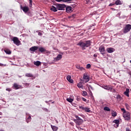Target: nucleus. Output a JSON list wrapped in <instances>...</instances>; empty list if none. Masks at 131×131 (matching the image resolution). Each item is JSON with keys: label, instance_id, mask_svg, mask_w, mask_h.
<instances>
[{"label": "nucleus", "instance_id": "obj_14", "mask_svg": "<svg viewBox=\"0 0 131 131\" xmlns=\"http://www.w3.org/2000/svg\"><path fill=\"white\" fill-rule=\"evenodd\" d=\"M54 5L55 4H54L53 6H51L50 10H51V11H53V12H57L58 11V8H57V7Z\"/></svg>", "mask_w": 131, "mask_h": 131}, {"label": "nucleus", "instance_id": "obj_59", "mask_svg": "<svg viewBox=\"0 0 131 131\" xmlns=\"http://www.w3.org/2000/svg\"><path fill=\"white\" fill-rule=\"evenodd\" d=\"M49 102H52V100H50L49 101Z\"/></svg>", "mask_w": 131, "mask_h": 131}, {"label": "nucleus", "instance_id": "obj_28", "mask_svg": "<svg viewBox=\"0 0 131 131\" xmlns=\"http://www.w3.org/2000/svg\"><path fill=\"white\" fill-rule=\"evenodd\" d=\"M26 121L27 123L31 121V116H30V115H29V117L27 118V119H26Z\"/></svg>", "mask_w": 131, "mask_h": 131}, {"label": "nucleus", "instance_id": "obj_41", "mask_svg": "<svg viewBox=\"0 0 131 131\" xmlns=\"http://www.w3.org/2000/svg\"><path fill=\"white\" fill-rule=\"evenodd\" d=\"M121 111H123V113H126V111H125V109L124 108H121Z\"/></svg>", "mask_w": 131, "mask_h": 131}, {"label": "nucleus", "instance_id": "obj_13", "mask_svg": "<svg viewBox=\"0 0 131 131\" xmlns=\"http://www.w3.org/2000/svg\"><path fill=\"white\" fill-rule=\"evenodd\" d=\"M66 10L67 13H72V11H73L72 7H71L70 6L67 7L66 8Z\"/></svg>", "mask_w": 131, "mask_h": 131}, {"label": "nucleus", "instance_id": "obj_40", "mask_svg": "<svg viewBox=\"0 0 131 131\" xmlns=\"http://www.w3.org/2000/svg\"><path fill=\"white\" fill-rule=\"evenodd\" d=\"M72 0H63V3H67L68 2H72Z\"/></svg>", "mask_w": 131, "mask_h": 131}, {"label": "nucleus", "instance_id": "obj_27", "mask_svg": "<svg viewBox=\"0 0 131 131\" xmlns=\"http://www.w3.org/2000/svg\"><path fill=\"white\" fill-rule=\"evenodd\" d=\"M5 53H6V54H7L8 55H10V54L11 53V51L9 49H6L4 50Z\"/></svg>", "mask_w": 131, "mask_h": 131}, {"label": "nucleus", "instance_id": "obj_4", "mask_svg": "<svg viewBox=\"0 0 131 131\" xmlns=\"http://www.w3.org/2000/svg\"><path fill=\"white\" fill-rule=\"evenodd\" d=\"M131 29V25L127 24L126 25L125 27L123 29V32L124 33H127V32H129Z\"/></svg>", "mask_w": 131, "mask_h": 131}, {"label": "nucleus", "instance_id": "obj_2", "mask_svg": "<svg viewBox=\"0 0 131 131\" xmlns=\"http://www.w3.org/2000/svg\"><path fill=\"white\" fill-rule=\"evenodd\" d=\"M75 117H76V119H74V122H75L77 125H81V124H82V123H83V120H82L79 117L75 115Z\"/></svg>", "mask_w": 131, "mask_h": 131}, {"label": "nucleus", "instance_id": "obj_54", "mask_svg": "<svg viewBox=\"0 0 131 131\" xmlns=\"http://www.w3.org/2000/svg\"><path fill=\"white\" fill-rule=\"evenodd\" d=\"M128 74H129V75H130V76H131V72H128Z\"/></svg>", "mask_w": 131, "mask_h": 131}, {"label": "nucleus", "instance_id": "obj_35", "mask_svg": "<svg viewBox=\"0 0 131 131\" xmlns=\"http://www.w3.org/2000/svg\"><path fill=\"white\" fill-rule=\"evenodd\" d=\"M91 64L89 63V64H86V69H90V68H91Z\"/></svg>", "mask_w": 131, "mask_h": 131}, {"label": "nucleus", "instance_id": "obj_31", "mask_svg": "<svg viewBox=\"0 0 131 131\" xmlns=\"http://www.w3.org/2000/svg\"><path fill=\"white\" fill-rule=\"evenodd\" d=\"M86 85H87V87L88 88L89 91H91L90 89L92 90V91L94 90V89L93 88V87L91 85H89V84H87Z\"/></svg>", "mask_w": 131, "mask_h": 131}, {"label": "nucleus", "instance_id": "obj_29", "mask_svg": "<svg viewBox=\"0 0 131 131\" xmlns=\"http://www.w3.org/2000/svg\"><path fill=\"white\" fill-rule=\"evenodd\" d=\"M26 76L27 77H33V75H32V74H30V73H27V74H26Z\"/></svg>", "mask_w": 131, "mask_h": 131}, {"label": "nucleus", "instance_id": "obj_37", "mask_svg": "<svg viewBox=\"0 0 131 131\" xmlns=\"http://www.w3.org/2000/svg\"><path fill=\"white\" fill-rule=\"evenodd\" d=\"M82 95L83 96H87L88 95V93H86V91H83Z\"/></svg>", "mask_w": 131, "mask_h": 131}, {"label": "nucleus", "instance_id": "obj_55", "mask_svg": "<svg viewBox=\"0 0 131 131\" xmlns=\"http://www.w3.org/2000/svg\"><path fill=\"white\" fill-rule=\"evenodd\" d=\"M0 115H3V113L0 112Z\"/></svg>", "mask_w": 131, "mask_h": 131}, {"label": "nucleus", "instance_id": "obj_43", "mask_svg": "<svg viewBox=\"0 0 131 131\" xmlns=\"http://www.w3.org/2000/svg\"><path fill=\"white\" fill-rule=\"evenodd\" d=\"M38 35H39V36H41V35H42V33L40 32H38Z\"/></svg>", "mask_w": 131, "mask_h": 131}, {"label": "nucleus", "instance_id": "obj_9", "mask_svg": "<svg viewBox=\"0 0 131 131\" xmlns=\"http://www.w3.org/2000/svg\"><path fill=\"white\" fill-rule=\"evenodd\" d=\"M37 50H38V47L37 46H34L30 48L31 54H33V52H35V51H37Z\"/></svg>", "mask_w": 131, "mask_h": 131}, {"label": "nucleus", "instance_id": "obj_58", "mask_svg": "<svg viewBox=\"0 0 131 131\" xmlns=\"http://www.w3.org/2000/svg\"><path fill=\"white\" fill-rule=\"evenodd\" d=\"M74 16H75V14L72 15L73 17H74Z\"/></svg>", "mask_w": 131, "mask_h": 131}, {"label": "nucleus", "instance_id": "obj_7", "mask_svg": "<svg viewBox=\"0 0 131 131\" xmlns=\"http://www.w3.org/2000/svg\"><path fill=\"white\" fill-rule=\"evenodd\" d=\"M83 78L84 80H82V81H84V82H88V81H90V76L88 75L86 73L83 74Z\"/></svg>", "mask_w": 131, "mask_h": 131}, {"label": "nucleus", "instance_id": "obj_46", "mask_svg": "<svg viewBox=\"0 0 131 131\" xmlns=\"http://www.w3.org/2000/svg\"><path fill=\"white\" fill-rule=\"evenodd\" d=\"M93 56L94 57V58H97V57H98V55L95 54H94Z\"/></svg>", "mask_w": 131, "mask_h": 131}, {"label": "nucleus", "instance_id": "obj_34", "mask_svg": "<svg viewBox=\"0 0 131 131\" xmlns=\"http://www.w3.org/2000/svg\"><path fill=\"white\" fill-rule=\"evenodd\" d=\"M104 110H105V111H110V108L107 106H105L104 107Z\"/></svg>", "mask_w": 131, "mask_h": 131}, {"label": "nucleus", "instance_id": "obj_12", "mask_svg": "<svg viewBox=\"0 0 131 131\" xmlns=\"http://www.w3.org/2000/svg\"><path fill=\"white\" fill-rule=\"evenodd\" d=\"M102 88L104 90H107V91H112V88L108 85H103L102 86Z\"/></svg>", "mask_w": 131, "mask_h": 131}, {"label": "nucleus", "instance_id": "obj_62", "mask_svg": "<svg viewBox=\"0 0 131 131\" xmlns=\"http://www.w3.org/2000/svg\"><path fill=\"white\" fill-rule=\"evenodd\" d=\"M0 118H2V117H0Z\"/></svg>", "mask_w": 131, "mask_h": 131}, {"label": "nucleus", "instance_id": "obj_61", "mask_svg": "<svg viewBox=\"0 0 131 131\" xmlns=\"http://www.w3.org/2000/svg\"><path fill=\"white\" fill-rule=\"evenodd\" d=\"M18 77H22V76H18Z\"/></svg>", "mask_w": 131, "mask_h": 131}, {"label": "nucleus", "instance_id": "obj_51", "mask_svg": "<svg viewBox=\"0 0 131 131\" xmlns=\"http://www.w3.org/2000/svg\"><path fill=\"white\" fill-rule=\"evenodd\" d=\"M45 111H48V108H43V109Z\"/></svg>", "mask_w": 131, "mask_h": 131}, {"label": "nucleus", "instance_id": "obj_47", "mask_svg": "<svg viewBox=\"0 0 131 131\" xmlns=\"http://www.w3.org/2000/svg\"><path fill=\"white\" fill-rule=\"evenodd\" d=\"M90 92V96H93V93H92V91H89Z\"/></svg>", "mask_w": 131, "mask_h": 131}, {"label": "nucleus", "instance_id": "obj_33", "mask_svg": "<svg viewBox=\"0 0 131 131\" xmlns=\"http://www.w3.org/2000/svg\"><path fill=\"white\" fill-rule=\"evenodd\" d=\"M117 99L118 101H119H119H121L122 98L120 96V95H117Z\"/></svg>", "mask_w": 131, "mask_h": 131}, {"label": "nucleus", "instance_id": "obj_6", "mask_svg": "<svg viewBox=\"0 0 131 131\" xmlns=\"http://www.w3.org/2000/svg\"><path fill=\"white\" fill-rule=\"evenodd\" d=\"M123 116L125 119V120H130V114L129 112H126L124 113Z\"/></svg>", "mask_w": 131, "mask_h": 131}, {"label": "nucleus", "instance_id": "obj_38", "mask_svg": "<svg viewBox=\"0 0 131 131\" xmlns=\"http://www.w3.org/2000/svg\"><path fill=\"white\" fill-rule=\"evenodd\" d=\"M125 107L126 108V109H129V105H128V104L127 103H125Z\"/></svg>", "mask_w": 131, "mask_h": 131}, {"label": "nucleus", "instance_id": "obj_20", "mask_svg": "<svg viewBox=\"0 0 131 131\" xmlns=\"http://www.w3.org/2000/svg\"><path fill=\"white\" fill-rule=\"evenodd\" d=\"M99 50L101 52V54H102V55H104V53H103L105 52V48H104V47H99Z\"/></svg>", "mask_w": 131, "mask_h": 131}, {"label": "nucleus", "instance_id": "obj_32", "mask_svg": "<svg viewBox=\"0 0 131 131\" xmlns=\"http://www.w3.org/2000/svg\"><path fill=\"white\" fill-rule=\"evenodd\" d=\"M112 115L113 116V117H115L117 116V113L114 111L112 112Z\"/></svg>", "mask_w": 131, "mask_h": 131}, {"label": "nucleus", "instance_id": "obj_53", "mask_svg": "<svg viewBox=\"0 0 131 131\" xmlns=\"http://www.w3.org/2000/svg\"><path fill=\"white\" fill-rule=\"evenodd\" d=\"M126 131H131V130H129V128H127L126 129Z\"/></svg>", "mask_w": 131, "mask_h": 131}, {"label": "nucleus", "instance_id": "obj_36", "mask_svg": "<svg viewBox=\"0 0 131 131\" xmlns=\"http://www.w3.org/2000/svg\"><path fill=\"white\" fill-rule=\"evenodd\" d=\"M23 84H24L25 86H27V87L29 86L30 84L29 83H24Z\"/></svg>", "mask_w": 131, "mask_h": 131}, {"label": "nucleus", "instance_id": "obj_24", "mask_svg": "<svg viewBox=\"0 0 131 131\" xmlns=\"http://www.w3.org/2000/svg\"><path fill=\"white\" fill-rule=\"evenodd\" d=\"M39 51L41 52V53H45V52H47V50L42 47H40L39 48Z\"/></svg>", "mask_w": 131, "mask_h": 131}, {"label": "nucleus", "instance_id": "obj_56", "mask_svg": "<svg viewBox=\"0 0 131 131\" xmlns=\"http://www.w3.org/2000/svg\"><path fill=\"white\" fill-rule=\"evenodd\" d=\"M45 103H47V104H48V103H49V102L48 101H46Z\"/></svg>", "mask_w": 131, "mask_h": 131}, {"label": "nucleus", "instance_id": "obj_17", "mask_svg": "<svg viewBox=\"0 0 131 131\" xmlns=\"http://www.w3.org/2000/svg\"><path fill=\"white\" fill-rule=\"evenodd\" d=\"M62 59V55L58 54L56 57L54 58V61H59V60H61Z\"/></svg>", "mask_w": 131, "mask_h": 131}, {"label": "nucleus", "instance_id": "obj_25", "mask_svg": "<svg viewBox=\"0 0 131 131\" xmlns=\"http://www.w3.org/2000/svg\"><path fill=\"white\" fill-rule=\"evenodd\" d=\"M51 128H52V129L53 131L58 130V127H57L56 126H54L53 125H51Z\"/></svg>", "mask_w": 131, "mask_h": 131}, {"label": "nucleus", "instance_id": "obj_39", "mask_svg": "<svg viewBox=\"0 0 131 131\" xmlns=\"http://www.w3.org/2000/svg\"><path fill=\"white\" fill-rule=\"evenodd\" d=\"M85 107L82 106H79V109H82V110H84V108Z\"/></svg>", "mask_w": 131, "mask_h": 131}, {"label": "nucleus", "instance_id": "obj_49", "mask_svg": "<svg viewBox=\"0 0 131 131\" xmlns=\"http://www.w3.org/2000/svg\"><path fill=\"white\" fill-rule=\"evenodd\" d=\"M77 101H80V98L79 97H77Z\"/></svg>", "mask_w": 131, "mask_h": 131}, {"label": "nucleus", "instance_id": "obj_23", "mask_svg": "<svg viewBox=\"0 0 131 131\" xmlns=\"http://www.w3.org/2000/svg\"><path fill=\"white\" fill-rule=\"evenodd\" d=\"M67 101L69 102V103H72L73 99L72 98V95H71L70 98L67 99Z\"/></svg>", "mask_w": 131, "mask_h": 131}, {"label": "nucleus", "instance_id": "obj_5", "mask_svg": "<svg viewBox=\"0 0 131 131\" xmlns=\"http://www.w3.org/2000/svg\"><path fill=\"white\" fill-rule=\"evenodd\" d=\"M12 41H13V43L16 45V46H20V43H21V41L17 37H14L12 38Z\"/></svg>", "mask_w": 131, "mask_h": 131}, {"label": "nucleus", "instance_id": "obj_3", "mask_svg": "<svg viewBox=\"0 0 131 131\" xmlns=\"http://www.w3.org/2000/svg\"><path fill=\"white\" fill-rule=\"evenodd\" d=\"M54 6L56 7L57 10L59 11H63L65 10V8H66V5L64 4H54Z\"/></svg>", "mask_w": 131, "mask_h": 131}, {"label": "nucleus", "instance_id": "obj_57", "mask_svg": "<svg viewBox=\"0 0 131 131\" xmlns=\"http://www.w3.org/2000/svg\"><path fill=\"white\" fill-rule=\"evenodd\" d=\"M129 8L131 10V5L129 6Z\"/></svg>", "mask_w": 131, "mask_h": 131}, {"label": "nucleus", "instance_id": "obj_22", "mask_svg": "<svg viewBox=\"0 0 131 131\" xmlns=\"http://www.w3.org/2000/svg\"><path fill=\"white\" fill-rule=\"evenodd\" d=\"M34 64L38 67V66L41 64V62L39 61H34Z\"/></svg>", "mask_w": 131, "mask_h": 131}, {"label": "nucleus", "instance_id": "obj_44", "mask_svg": "<svg viewBox=\"0 0 131 131\" xmlns=\"http://www.w3.org/2000/svg\"><path fill=\"white\" fill-rule=\"evenodd\" d=\"M29 3L31 5V6H32V0H29Z\"/></svg>", "mask_w": 131, "mask_h": 131}, {"label": "nucleus", "instance_id": "obj_18", "mask_svg": "<svg viewBox=\"0 0 131 131\" xmlns=\"http://www.w3.org/2000/svg\"><path fill=\"white\" fill-rule=\"evenodd\" d=\"M76 68H77V69H78L80 71H83V70H84L83 67H80V66L78 64L76 65Z\"/></svg>", "mask_w": 131, "mask_h": 131}, {"label": "nucleus", "instance_id": "obj_1", "mask_svg": "<svg viewBox=\"0 0 131 131\" xmlns=\"http://www.w3.org/2000/svg\"><path fill=\"white\" fill-rule=\"evenodd\" d=\"M77 45L79 46L82 50H85L86 48H89L91 46V40H87L85 42L80 41Z\"/></svg>", "mask_w": 131, "mask_h": 131}, {"label": "nucleus", "instance_id": "obj_26", "mask_svg": "<svg viewBox=\"0 0 131 131\" xmlns=\"http://www.w3.org/2000/svg\"><path fill=\"white\" fill-rule=\"evenodd\" d=\"M115 5H122V2H121V1L120 0H117L116 1V2L115 3Z\"/></svg>", "mask_w": 131, "mask_h": 131}, {"label": "nucleus", "instance_id": "obj_50", "mask_svg": "<svg viewBox=\"0 0 131 131\" xmlns=\"http://www.w3.org/2000/svg\"><path fill=\"white\" fill-rule=\"evenodd\" d=\"M6 91H8V92H11V89H7Z\"/></svg>", "mask_w": 131, "mask_h": 131}, {"label": "nucleus", "instance_id": "obj_42", "mask_svg": "<svg viewBox=\"0 0 131 131\" xmlns=\"http://www.w3.org/2000/svg\"><path fill=\"white\" fill-rule=\"evenodd\" d=\"M55 2H57V3H61V2H63V0H55Z\"/></svg>", "mask_w": 131, "mask_h": 131}, {"label": "nucleus", "instance_id": "obj_45", "mask_svg": "<svg viewBox=\"0 0 131 131\" xmlns=\"http://www.w3.org/2000/svg\"><path fill=\"white\" fill-rule=\"evenodd\" d=\"M82 100L83 101H84V102H86V99L84 98H82Z\"/></svg>", "mask_w": 131, "mask_h": 131}, {"label": "nucleus", "instance_id": "obj_30", "mask_svg": "<svg viewBox=\"0 0 131 131\" xmlns=\"http://www.w3.org/2000/svg\"><path fill=\"white\" fill-rule=\"evenodd\" d=\"M84 110L85 112H88L89 113L91 112V110L90 109L89 107H85Z\"/></svg>", "mask_w": 131, "mask_h": 131}, {"label": "nucleus", "instance_id": "obj_48", "mask_svg": "<svg viewBox=\"0 0 131 131\" xmlns=\"http://www.w3.org/2000/svg\"><path fill=\"white\" fill-rule=\"evenodd\" d=\"M0 66H7L6 64H3V63H0Z\"/></svg>", "mask_w": 131, "mask_h": 131}, {"label": "nucleus", "instance_id": "obj_16", "mask_svg": "<svg viewBox=\"0 0 131 131\" xmlns=\"http://www.w3.org/2000/svg\"><path fill=\"white\" fill-rule=\"evenodd\" d=\"M114 123H116L115 125V127H118L119 126V120L117 119L113 121Z\"/></svg>", "mask_w": 131, "mask_h": 131}, {"label": "nucleus", "instance_id": "obj_19", "mask_svg": "<svg viewBox=\"0 0 131 131\" xmlns=\"http://www.w3.org/2000/svg\"><path fill=\"white\" fill-rule=\"evenodd\" d=\"M129 89H126V91L124 92V95L126 97H129Z\"/></svg>", "mask_w": 131, "mask_h": 131}, {"label": "nucleus", "instance_id": "obj_10", "mask_svg": "<svg viewBox=\"0 0 131 131\" xmlns=\"http://www.w3.org/2000/svg\"><path fill=\"white\" fill-rule=\"evenodd\" d=\"M21 88H22V86L21 85H18L16 83H14L13 84V89H14L15 90H19Z\"/></svg>", "mask_w": 131, "mask_h": 131}, {"label": "nucleus", "instance_id": "obj_52", "mask_svg": "<svg viewBox=\"0 0 131 131\" xmlns=\"http://www.w3.org/2000/svg\"><path fill=\"white\" fill-rule=\"evenodd\" d=\"M113 5H114V4L111 3V4L109 5V6H110V7H111L112 6H113Z\"/></svg>", "mask_w": 131, "mask_h": 131}, {"label": "nucleus", "instance_id": "obj_60", "mask_svg": "<svg viewBox=\"0 0 131 131\" xmlns=\"http://www.w3.org/2000/svg\"><path fill=\"white\" fill-rule=\"evenodd\" d=\"M0 131H4V130H3V129H1V130H0Z\"/></svg>", "mask_w": 131, "mask_h": 131}, {"label": "nucleus", "instance_id": "obj_11", "mask_svg": "<svg viewBox=\"0 0 131 131\" xmlns=\"http://www.w3.org/2000/svg\"><path fill=\"white\" fill-rule=\"evenodd\" d=\"M21 10H23V12L26 14L29 11V7L27 6H24L21 7Z\"/></svg>", "mask_w": 131, "mask_h": 131}, {"label": "nucleus", "instance_id": "obj_15", "mask_svg": "<svg viewBox=\"0 0 131 131\" xmlns=\"http://www.w3.org/2000/svg\"><path fill=\"white\" fill-rule=\"evenodd\" d=\"M106 51L107 53H113V52H115V49L113 48H109L106 49Z\"/></svg>", "mask_w": 131, "mask_h": 131}, {"label": "nucleus", "instance_id": "obj_21", "mask_svg": "<svg viewBox=\"0 0 131 131\" xmlns=\"http://www.w3.org/2000/svg\"><path fill=\"white\" fill-rule=\"evenodd\" d=\"M67 79L68 81H69V82L71 83H72L73 82V80L71 79V76L69 75L67 77Z\"/></svg>", "mask_w": 131, "mask_h": 131}, {"label": "nucleus", "instance_id": "obj_8", "mask_svg": "<svg viewBox=\"0 0 131 131\" xmlns=\"http://www.w3.org/2000/svg\"><path fill=\"white\" fill-rule=\"evenodd\" d=\"M80 80L81 81L77 84V86L82 90H83V85H82V83L84 82V81H82V79H80Z\"/></svg>", "mask_w": 131, "mask_h": 131}]
</instances>
